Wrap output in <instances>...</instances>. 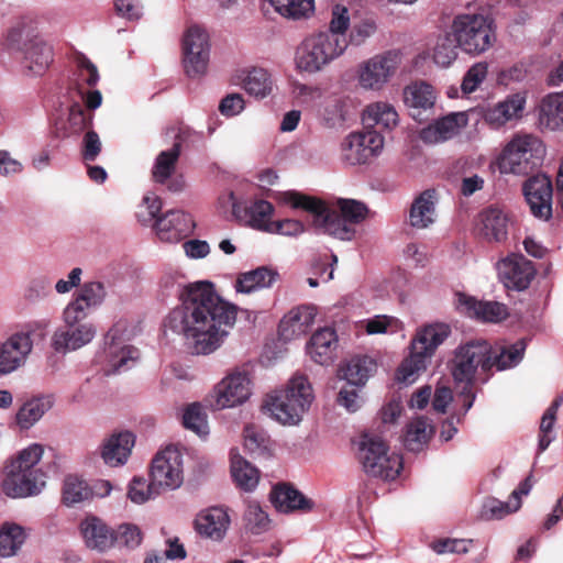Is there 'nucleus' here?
<instances>
[{"instance_id":"55","label":"nucleus","mask_w":563,"mask_h":563,"mask_svg":"<svg viewBox=\"0 0 563 563\" xmlns=\"http://www.w3.org/2000/svg\"><path fill=\"white\" fill-rule=\"evenodd\" d=\"M274 212V207L266 200H257L253 202L247 209L250 216V223L253 228L267 231L271 227V217Z\"/></svg>"},{"instance_id":"14","label":"nucleus","mask_w":563,"mask_h":563,"mask_svg":"<svg viewBox=\"0 0 563 563\" xmlns=\"http://www.w3.org/2000/svg\"><path fill=\"white\" fill-rule=\"evenodd\" d=\"M124 327L114 324L104 335L109 373L117 374L131 368L139 358L137 349L123 343Z\"/></svg>"},{"instance_id":"52","label":"nucleus","mask_w":563,"mask_h":563,"mask_svg":"<svg viewBox=\"0 0 563 563\" xmlns=\"http://www.w3.org/2000/svg\"><path fill=\"white\" fill-rule=\"evenodd\" d=\"M243 521L245 530L252 534L264 533L271 523L267 514L257 504H249Z\"/></svg>"},{"instance_id":"57","label":"nucleus","mask_w":563,"mask_h":563,"mask_svg":"<svg viewBox=\"0 0 563 563\" xmlns=\"http://www.w3.org/2000/svg\"><path fill=\"white\" fill-rule=\"evenodd\" d=\"M338 207L339 211L352 227L364 221L368 214L366 205L358 200L341 198L338 200Z\"/></svg>"},{"instance_id":"1","label":"nucleus","mask_w":563,"mask_h":563,"mask_svg":"<svg viewBox=\"0 0 563 563\" xmlns=\"http://www.w3.org/2000/svg\"><path fill=\"white\" fill-rule=\"evenodd\" d=\"M177 292L181 305L165 318V333L181 335L197 355L211 354L234 325L236 306L222 299L207 280L179 285Z\"/></svg>"},{"instance_id":"5","label":"nucleus","mask_w":563,"mask_h":563,"mask_svg":"<svg viewBox=\"0 0 563 563\" xmlns=\"http://www.w3.org/2000/svg\"><path fill=\"white\" fill-rule=\"evenodd\" d=\"M347 45V40L339 35L322 34L321 32L309 35L296 49V67L300 71L316 74L340 57Z\"/></svg>"},{"instance_id":"27","label":"nucleus","mask_w":563,"mask_h":563,"mask_svg":"<svg viewBox=\"0 0 563 563\" xmlns=\"http://www.w3.org/2000/svg\"><path fill=\"white\" fill-rule=\"evenodd\" d=\"M459 307L470 318L483 322H499L508 314L505 305L497 301H482L473 297L460 295Z\"/></svg>"},{"instance_id":"34","label":"nucleus","mask_w":563,"mask_h":563,"mask_svg":"<svg viewBox=\"0 0 563 563\" xmlns=\"http://www.w3.org/2000/svg\"><path fill=\"white\" fill-rule=\"evenodd\" d=\"M80 528L86 545L90 549L104 551L114 543V533L97 517L86 518Z\"/></svg>"},{"instance_id":"37","label":"nucleus","mask_w":563,"mask_h":563,"mask_svg":"<svg viewBox=\"0 0 563 563\" xmlns=\"http://www.w3.org/2000/svg\"><path fill=\"white\" fill-rule=\"evenodd\" d=\"M539 124L551 131L563 130V93L545 96L539 106Z\"/></svg>"},{"instance_id":"51","label":"nucleus","mask_w":563,"mask_h":563,"mask_svg":"<svg viewBox=\"0 0 563 563\" xmlns=\"http://www.w3.org/2000/svg\"><path fill=\"white\" fill-rule=\"evenodd\" d=\"M43 454L44 446L40 443H32L27 448L21 450L8 466L13 467V470L41 471L36 465L41 461Z\"/></svg>"},{"instance_id":"7","label":"nucleus","mask_w":563,"mask_h":563,"mask_svg":"<svg viewBox=\"0 0 563 563\" xmlns=\"http://www.w3.org/2000/svg\"><path fill=\"white\" fill-rule=\"evenodd\" d=\"M360 461L364 471L384 481H394L402 470V459L388 453L385 442L376 435L364 434L360 442Z\"/></svg>"},{"instance_id":"26","label":"nucleus","mask_w":563,"mask_h":563,"mask_svg":"<svg viewBox=\"0 0 563 563\" xmlns=\"http://www.w3.org/2000/svg\"><path fill=\"white\" fill-rule=\"evenodd\" d=\"M279 279V273L269 266H260L255 269L240 273L234 283L239 294L250 295L273 287Z\"/></svg>"},{"instance_id":"21","label":"nucleus","mask_w":563,"mask_h":563,"mask_svg":"<svg viewBox=\"0 0 563 563\" xmlns=\"http://www.w3.org/2000/svg\"><path fill=\"white\" fill-rule=\"evenodd\" d=\"M465 112H451L423 128L419 136L427 144H438L453 139L467 125Z\"/></svg>"},{"instance_id":"50","label":"nucleus","mask_w":563,"mask_h":563,"mask_svg":"<svg viewBox=\"0 0 563 563\" xmlns=\"http://www.w3.org/2000/svg\"><path fill=\"white\" fill-rule=\"evenodd\" d=\"M77 70L75 73L74 86L80 95H84V86L95 87L99 81L97 66L85 55L76 57Z\"/></svg>"},{"instance_id":"54","label":"nucleus","mask_w":563,"mask_h":563,"mask_svg":"<svg viewBox=\"0 0 563 563\" xmlns=\"http://www.w3.org/2000/svg\"><path fill=\"white\" fill-rule=\"evenodd\" d=\"M210 52H183L185 73L190 78H198L207 73Z\"/></svg>"},{"instance_id":"4","label":"nucleus","mask_w":563,"mask_h":563,"mask_svg":"<svg viewBox=\"0 0 563 563\" xmlns=\"http://www.w3.org/2000/svg\"><path fill=\"white\" fill-rule=\"evenodd\" d=\"M450 333V327L444 323L429 324L418 330L411 341L409 356L397 369V379L407 385L415 383Z\"/></svg>"},{"instance_id":"42","label":"nucleus","mask_w":563,"mask_h":563,"mask_svg":"<svg viewBox=\"0 0 563 563\" xmlns=\"http://www.w3.org/2000/svg\"><path fill=\"white\" fill-rule=\"evenodd\" d=\"M362 119L366 125H378L386 130H391L398 124V113L395 107L383 101L368 104L363 111Z\"/></svg>"},{"instance_id":"63","label":"nucleus","mask_w":563,"mask_h":563,"mask_svg":"<svg viewBox=\"0 0 563 563\" xmlns=\"http://www.w3.org/2000/svg\"><path fill=\"white\" fill-rule=\"evenodd\" d=\"M521 507V501H515L511 497L509 501L489 499L484 505V516L487 519H501L505 516L517 511Z\"/></svg>"},{"instance_id":"45","label":"nucleus","mask_w":563,"mask_h":563,"mask_svg":"<svg viewBox=\"0 0 563 563\" xmlns=\"http://www.w3.org/2000/svg\"><path fill=\"white\" fill-rule=\"evenodd\" d=\"M433 433V427L424 417H417L408 426L404 439L409 451H420Z\"/></svg>"},{"instance_id":"41","label":"nucleus","mask_w":563,"mask_h":563,"mask_svg":"<svg viewBox=\"0 0 563 563\" xmlns=\"http://www.w3.org/2000/svg\"><path fill=\"white\" fill-rule=\"evenodd\" d=\"M53 406L51 396H37L26 400L18 410L15 421L21 429H30Z\"/></svg>"},{"instance_id":"61","label":"nucleus","mask_w":563,"mask_h":563,"mask_svg":"<svg viewBox=\"0 0 563 563\" xmlns=\"http://www.w3.org/2000/svg\"><path fill=\"white\" fill-rule=\"evenodd\" d=\"M488 73V64L486 62H477L466 71L461 88L464 93L474 92L485 80Z\"/></svg>"},{"instance_id":"44","label":"nucleus","mask_w":563,"mask_h":563,"mask_svg":"<svg viewBox=\"0 0 563 563\" xmlns=\"http://www.w3.org/2000/svg\"><path fill=\"white\" fill-rule=\"evenodd\" d=\"M181 151L180 141H176L172 148L162 151L155 158L152 177L157 184H165L175 173L176 164Z\"/></svg>"},{"instance_id":"16","label":"nucleus","mask_w":563,"mask_h":563,"mask_svg":"<svg viewBox=\"0 0 563 563\" xmlns=\"http://www.w3.org/2000/svg\"><path fill=\"white\" fill-rule=\"evenodd\" d=\"M251 380L245 372H233L214 388L216 409H224L245 402L251 395Z\"/></svg>"},{"instance_id":"23","label":"nucleus","mask_w":563,"mask_h":563,"mask_svg":"<svg viewBox=\"0 0 563 563\" xmlns=\"http://www.w3.org/2000/svg\"><path fill=\"white\" fill-rule=\"evenodd\" d=\"M317 316L313 306L302 305L292 308L283 317L278 325V334L284 341L305 335L311 328Z\"/></svg>"},{"instance_id":"29","label":"nucleus","mask_w":563,"mask_h":563,"mask_svg":"<svg viewBox=\"0 0 563 563\" xmlns=\"http://www.w3.org/2000/svg\"><path fill=\"white\" fill-rule=\"evenodd\" d=\"M25 69L32 76H42L53 62V48L40 37H33L23 52Z\"/></svg>"},{"instance_id":"2","label":"nucleus","mask_w":563,"mask_h":563,"mask_svg":"<svg viewBox=\"0 0 563 563\" xmlns=\"http://www.w3.org/2000/svg\"><path fill=\"white\" fill-rule=\"evenodd\" d=\"M450 35L464 54L477 57L489 51L497 41V25L489 9L467 4L466 10L454 15Z\"/></svg>"},{"instance_id":"18","label":"nucleus","mask_w":563,"mask_h":563,"mask_svg":"<svg viewBox=\"0 0 563 563\" xmlns=\"http://www.w3.org/2000/svg\"><path fill=\"white\" fill-rule=\"evenodd\" d=\"M404 103L409 115L419 122L433 114L437 93L434 88L424 81H415L404 88Z\"/></svg>"},{"instance_id":"15","label":"nucleus","mask_w":563,"mask_h":563,"mask_svg":"<svg viewBox=\"0 0 563 563\" xmlns=\"http://www.w3.org/2000/svg\"><path fill=\"white\" fill-rule=\"evenodd\" d=\"M44 486L45 474L42 471L13 470L11 466H5L1 489L8 497L24 498L37 495Z\"/></svg>"},{"instance_id":"19","label":"nucleus","mask_w":563,"mask_h":563,"mask_svg":"<svg viewBox=\"0 0 563 563\" xmlns=\"http://www.w3.org/2000/svg\"><path fill=\"white\" fill-rule=\"evenodd\" d=\"M497 269L504 285L516 290L528 288L536 274L532 262L516 254L500 261L497 264Z\"/></svg>"},{"instance_id":"31","label":"nucleus","mask_w":563,"mask_h":563,"mask_svg":"<svg viewBox=\"0 0 563 563\" xmlns=\"http://www.w3.org/2000/svg\"><path fill=\"white\" fill-rule=\"evenodd\" d=\"M479 233L489 242H503L508 234V217L499 208L490 207L479 213Z\"/></svg>"},{"instance_id":"11","label":"nucleus","mask_w":563,"mask_h":563,"mask_svg":"<svg viewBox=\"0 0 563 563\" xmlns=\"http://www.w3.org/2000/svg\"><path fill=\"white\" fill-rule=\"evenodd\" d=\"M383 147L384 137L377 131L352 132L341 142V159L350 166L367 164L380 154Z\"/></svg>"},{"instance_id":"13","label":"nucleus","mask_w":563,"mask_h":563,"mask_svg":"<svg viewBox=\"0 0 563 563\" xmlns=\"http://www.w3.org/2000/svg\"><path fill=\"white\" fill-rule=\"evenodd\" d=\"M151 479L159 489H176L184 479L183 455L173 446L159 451L152 461Z\"/></svg>"},{"instance_id":"25","label":"nucleus","mask_w":563,"mask_h":563,"mask_svg":"<svg viewBox=\"0 0 563 563\" xmlns=\"http://www.w3.org/2000/svg\"><path fill=\"white\" fill-rule=\"evenodd\" d=\"M134 443L135 438L129 431L113 433L103 440L100 446V455L108 466L124 465L131 455Z\"/></svg>"},{"instance_id":"64","label":"nucleus","mask_w":563,"mask_h":563,"mask_svg":"<svg viewBox=\"0 0 563 563\" xmlns=\"http://www.w3.org/2000/svg\"><path fill=\"white\" fill-rule=\"evenodd\" d=\"M472 539H444L433 542L432 550L438 554L457 553L463 554L472 547Z\"/></svg>"},{"instance_id":"53","label":"nucleus","mask_w":563,"mask_h":563,"mask_svg":"<svg viewBox=\"0 0 563 563\" xmlns=\"http://www.w3.org/2000/svg\"><path fill=\"white\" fill-rule=\"evenodd\" d=\"M184 427L198 435H206L209 432L207 415L200 404L189 405L183 415Z\"/></svg>"},{"instance_id":"36","label":"nucleus","mask_w":563,"mask_h":563,"mask_svg":"<svg viewBox=\"0 0 563 563\" xmlns=\"http://www.w3.org/2000/svg\"><path fill=\"white\" fill-rule=\"evenodd\" d=\"M271 9L283 18L299 20L313 12L314 0H263L262 11L268 14Z\"/></svg>"},{"instance_id":"39","label":"nucleus","mask_w":563,"mask_h":563,"mask_svg":"<svg viewBox=\"0 0 563 563\" xmlns=\"http://www.w3.org/2000/svg\"><path fill=\"white\" fill-rule=\"evenodd\" d=\"M526 99L521 95H512L504 101L498 102L488 109L485 119L495 126L504 125L506 122L519 118L523 111Z\"/></svg>"},{"instance_id":"24","label":"nucleus","mask_w":563,"mask_h":563,"mask_svg":"<svg viewBox=\"0 0 563 563\" xmlns=\"http://www.w3.org/2000/svg\"><path fill=\"white\" fill-rule=\"evenodd\" d=\"M33 349V340L18 332L12 334L0 349V373L9 374L19 368Z\"/></svg>"},{"instance_id":"47","label":"nucleus","mask_w":563,"mask_h":563,"mask_svg":"<svg viewBox=\"0 0 563 563\" xmlns=\"http://www.w3.org/2000/svg\"><path fill=\"white\" fill-rule=\"evenodd\" d=\"M26 539L24 529L15 523H5L0 529V556L10 558L16 554Z\"/></svg>"},{"instance_id":"48","label":"nucleus","mask_w":563,"mask_h":563,"mask_svg":"<svg viewBox=\"0 0 563 563\" xmlns=\"http://www.w3.org/2000/svg\"><path fill=\"white\" fill-rule=\"evenodd\" d=\"M91 499L89 485L76 475L65 477L63 486V501L67 506H73Z\"/></svg>"},{"instance_id":"32","label":"nucleus","mask_w":563,"mask_h":563,"mask_svg":"<svg viewBox=\"0 0 563 563\" xmlns=\"http://www.w3.org/2000/svg\"><path fill=\"white\" fill-rule=\"evenodd\" d=\"M338 346V336L333 329L323 328L314 332L307 346L311 358L320 364H329Z\"/></svg>"},{"instance_id":"6","label":"nucleus","mask_w":563,"mask_h":563,"mask_svg":"<svg viewBox=\"0 0 563 563\" xmlns=\"http://www.w3.org/2000/svg\"><path fill=\"white\" fill-rule=\"evenodd\" d=\"M279 201L292 208H301L312 213L313 225L317 229L323 230L329 235L350 241L355 234L354 227L350 225L341 212L329 209L318 199L296 191H285L279 194Z\"/></svg>"},{"instance_id":"20","label":"nucleus","mask_w":563,"mask_h":563,"mask_svg":"<svg viewBox=\"0 0 563 563\" xmlns=\"http://www.w3.org/2000/svg\"><path fill=\"white\" fill-rule=\"evenodd\" d=\"M154 228L161 241L178 243L191 233L194 222L189 214L181 210L173 209L157 218Z\"/></svg>"},{"instance_id":"12","label":"nucleus","mask_w":563,"mask_h":563,"mask_svg":"<svg viewBox=\"0 0 563 563\" xmlns=\"http://www.w3.org/2000/svg\"><path fill=\"white\" fill-rule=\"evenodd\" d=\"M401 62L397 51H387L364 62L358 69V84L366 90L378 91L391 79Z\"/></svg>"},{"instance_id":"3","label":"nucleus","mask_w":563,"mask_h":563,"mask_svg":"<svg viewBox=\"0 0 563 563\" xmlns=\"http://www.w3.org/2000/svg\"><path fill=\"white\" fill-rule=\"evenodd\" d=\"M313 399L312 388L305 376L292 377L285 389L268 395L263 409L284 426L298 424Z\"/></svg>"},{"instance_id":"62","label":"nucleus","mask_w":563,"mask_h":563,"mask_svg":"<svg viewBox=\"0 0 563 563\" xmlns=\"http://www.w3.org/2000/svg\"><path fill=\"white\" fill-rule=\"evenodd\" d=\"M52 292V279L41 275L32 278L25 288L24 298L30 302L40 301Z\"/></svg>"},{"instance_id":"46","label":"nucleus","mask_w":563,"mask_h":563,"mask_svg":"<svg viewBox=\"0 0 563 563\" xmlns=\"http://www.w3.org/2000/svg\"><path fill=\"white\" fill-rule=\"evenodd\" d=\"M242 85L249 95L260 99L267 97L273 89L271 76L264 68L254 67L247 70Z\"/></svg>"},{"instance_id":"17","label":"nucleus","mask_w":563,"mask_h":563,"mask_svg":"<svg viewBox=\"0 0 563 563\" xmlns=\"http://www.w3.org/2000/svg\"><path fill=\"white\" fill-rule=\"evenodd\" d=\"M523 195L534 217L543 220L551 218L553 188L547 175L538 174L527 179Z\"/></svg>"},{"instance_id":"9","label":"nucleus","mask_w":563,"mask_h":563,"mask_svg":"<svg viewBox=\"0 0 563 563\" xmlns=\"http://www.w3.org/2000/svg\"><path fill=\"white\" fill-rule=\"evenodd\" d=\"M86 319L87 317L63 309V325L52 335V349L57 353L66 354L91 343L97 335V328L93 323L86 322Z\"/></svg>"},{"instance_id":"28","label":"nucleus","mask_w":563,"mask_h":563,"mask_svg":"<svg viewBox=\"0 0 563 563\" xmlns=\"http://www.w3.org/2000/svg\"><path fill=\"white\" fill-rule=\"evenodd\" d=\"M438 194L434 189L422 191L411 203L409 223L416 229H427L437 219Z\"/></svg>"},{"instance_id":"30","label":"nucleus","mask_w":563,"mask_h":563,"mask_svg":"<svg viewBox=\"0 0 563 563\" xmlns=\"http://www.w3.org/2000/svg\"><path fill=\"white\" fill-rule=\"evenodd\" d=\"M107 296L104 285L100 282L84 284L80 291L66 305L64 309L87 317L97 309Z\"/></svg>"},{"instance_id":"40","label":"nucleus","mask_w":563,"mask_h":563,"mask_svg":"<svg viewBox=\"0 0 563 563\" xmlns=\"http://www.w3.org/2000/svg\"><path fill=\"white\" fill-rule=\"evenodd\" d=\"M376 369L377 364L372 357L355 356L340 368V373L350 385L362 386Z\"/></svg>"},{"instance_id":"49","label":"nucleus","mask_w":563,"mask_h":563,"mask_svg":"<svg viewBox=\"0 0 563 563\" xmlns=\"http://www.w3.org/2000/svg\"><path fill=\"white\" fill-rule=\"evenodd\" d=\"M34 23L33 18L22 16L8 32L5 44L11 51L24 52L25 45L29 43L31 27Z\"/></svg>"},{"instance_id":"58","label":"nucleus","mask_w":563,"mask_h":563,"mask_svg":"<svg viewBox=\"0 0 563 563\" xmlns=\"http://www.w3.org/2000/svg\"><path fill=\"white\" fill-rule=\"evenodd\" d=\"M210 52L208 33L201 27L190 26L184 35L183 52Z\"/></svg>"},{"instance_id":"56","label":"nucleus","mask_w":563,"mask_h":563,"mask_svg":"<svg viewBox=\"0 0 563 563\" xmlns=\"http://www.w3.org/2000/svg\"><path fill=\"white\" fill-rule=\"evenodd\" d=\"M457 44L449 35L439 37L434 51L433 60L442 67L450 66L457 57Z\"/></svg>"},{"instance_id":"43","label":"nucleus","mask_w":563,"mask_h":563,"mask_svg":"<svg viewBox=\"0 0 563 563\" xmlns=\"http://www.w3.org/2000/svg\"><path fill=\"white\" fill-rule=\"evenodd\" d=\"M231 473L239 488L245 492H252L256 488L260 481L257 468L233 451L231 452Z\"/></svg>"},{"instance_id":"38","label":"nucleus","mask_w":563,"mask_h":563,"mask_svg":"<svg viewBox=\"0 0 563 563\" xmlns=\"http://www.w3.org/2000/svg\"><path fill=\"white\" fill-rule=\"evenodd\" d=\"M317 113L324 128H343L347 119V102L341 97H328L319 104Z\"/></svg>"},{"instance_id":"33","label":"nucleus","mask_w":563,"mask_h":563,"mask_svg":"<svg viewBox=\"0 0 563 563\" xmlns=\"http://www.w3.org/2000/svg\"><path fill=\"white\" fill-rule=\"evenodd\" d=\"M271 501L280 512L295 510H311L313 503L306 498L299 490L284 484L276 486L271 493Z\"/></svg>"},{"instance_id":"60","label":"nucleus","mask_w":563,"mask_h":563,"mask_svg":"<svg viewBox=\"0 0 563 563\" xmlns=\"http://www.w3.org/2000/svg\"><path fill=\"white\" fill-rule=\"evenodd\" d=\"M143 540V533L141 529L133 523H122L118 527L114 533V542L120 547L126 549L137 548Z\"/></svg>"},{"instance_id":"8","label":"nucleus","mask_w":563,"mask_h":563,"mask_svg":"<svg viewBox=\"0 0 563 563\" xmlns=\"http://www.w3.org/2000/svg\"><path fill=\"white\" fill-rule=\"evenodd\" d=\"M544 153V146L537 136L517 135L504 150L500 168L505 173L526 175L541 164Z\"/></svg>"},{"instance_id":"59","label":"nucleus","mask_w":563,"mask_h":563,"mask_svg":"<svg viewBox=\"0 0 563 563\" xmlns=\"http://www.w3.org/2000/svg\"><path fill=\"white\" fill-rule=\"evenodd\" d=\"M159 494V488L154 486L153 481L147 484L145 479L134 477L129 485L128 497L134 504H144L152 497Z\"/></svg>"},{"instance_id":"10","label":"nucleus","mask_w":563,"mask_h":563,"mask_svg":"<svg viewBox=\"0 0 563 563\" xmlns=\"http://www.w3.org/2000/svg\"><path fill=\"white\" fill-rule=\"evenodd\" d=\"M487 373L492 369V344L485 340L470 341L455 351L452 375L457 383L467 386L473 382L476 371Z\"/></svg>"},{"instance_id":"22","label":"nucleus","mask_w":563,"mask_h":563,"mask_svg":"<svg viewBox=\"0 0 563 563\" xmlns=\"http://www.w3.org/2000/svg\"><path fill=\"white\" fill-rule=\"evenodd\" d=\"M230 522V517L224 508L209 507L197 514L194 526L200 537L219 542L224 539Z\"/></svg>"},{"instance_id":"35","label":"nucleus","mask_w":563,"mask_h":563,"mask_svg":"<svg viewBox=\"0 0 563 563\" xmlns=\"http://www.w3.org/2000/svg\"><path fill=\"white\" fill-rule=\"evenodd\" d=\"M527 344L523 339L515 343H497L492 345V368L506 371L517 366L523 358Z\"/></svg>"}]
</instances>
